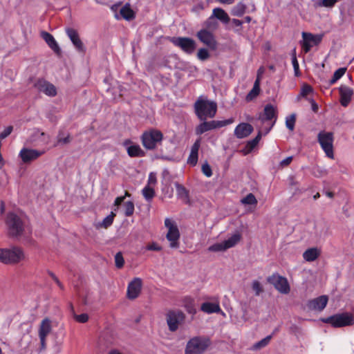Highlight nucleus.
Segmentation results:
<instances>
[{
  "instance_id": "30",
  "label": "nucleus",
  "mask_w": 354,
  "mask_h": 354,
  "mask_svg": "<svg viewBox=\"0 0 354 354\" xmlns=\"http://www.w3.org/2000/svg\"><path fill=\"white\" fill-rule=\"evenodd\" d=\"M52 330L51 321L48 318L44 319L39 326V337H47Z\"/></svg>"
},
{
  "instance_id": "13",
  "label": "nucleus",
  "mask_w": 354,
  "mask_h": 354,
  "mask_svg": "<svg viewBox=\"0 0 354 354\" xmlns=\"http://www.w3.org/2000/svg\"><path fill=\"white\" fill-rule=\"evenodd\" d=\"M198 40L212 50L217 48V41L213 32L202 28L196 33Z\"/></svg>"
},
{
  "instance_id": "48",
  "label": "nucleus",
  "mask_w": 354,
  "mask_h": 354,
  "mask_svg": "<svg viewBox=\"0 0 354 354\" xmlns=\"http://www.w3.org/2000/svg\"><path fill=\"white\" fill-rule=\"evenodd\" d=\"M115 263L118 268H122L124 264V260L122 254L119 252L115 255Z\"/></svg>"
},
{
  "instance_id": "37",
  "label": "nucleus",
  "mask_w": 354,
  "mask_h": 354,
  "mask_svg": "<svg viewBox=\"0 0 354 354\" xmlns=\"http://www.w3.org/2000/svg\"><path fill=\"white\" fill-rule=\"evenodd\" d=\"M122 17L126 20H131L135 18V14L133 11L130 8L129 3H126L120 11Z\"/></svg>"
},
{
  "instance_id": "12",
  "label": "nucleus",
  "mask_w": 354,
  "mask_h": 354,
  "mask_svg": "<svg viewBox=\"0 0 354 354\" xmlns=\"http://www.w3.org/2000/svg\"><path fill=\"white\" fill-rule=\"evenodd\" d=\"M267 281L273 285L274 287L282 294H288L290 290L287 279L279 274H273L268 277L267 278Z\"/></svg>"
},
{
  "instance_id": "25",
  "label": "nucleus",
  "mask_w": 354,
  "mask_h": 354,
  "mask_svg": "<svg viewBox=\"0 0 354 354\" xmlns=\"http://www.w3.org/2000/svg\"><path fill=\"white\" fill-rule=\"evenodd\" d=\"M41 37L46 42V44L48 45V46L57 54H59L61 52L60 48L57 44V42L55 41L53 36L47 32H41Z\"/></svg>"
},
{
  "instance_id": "5",
  "label": "nucleus",
  "mask_w": 354,
  "mask_h": 354,
  "mask_svg": "<svg viewBox=\"0 0 354 354\" xmlns=\"http://www.w3.org/2000/svg\"><path fill=\"white\" fill-rule=\"evenodd\" d=\"M163 140L162 133L156 129H150L143 132L141 141L143 147L148 150H153L160 145Z\"/></svg>"
},
{
  "instance_id": "2",
  "label": "nucleus",
  "mask_w": 354,
  "mask_h": 354,
  "mask_svg": "<svg viewBox=\"0 0 354 354\" xmlns=\"http://www.w3.org/2000/svg\"><path fill=\"white\" fill-rule=\"evenodd\" d=\"M24 250L19 246L0 248V262L6 265H15L25 260Z\"/></svg>"
},
{
  "instance_id": "51",
  "label": "nucleus",
  "mask_w": 354,
  "mask_h": 354,
  "mask_svg": "<svg viewBox=\"0 0 354 354\" xmlns=\"http://www.w3.org/2000/svg\"><path fill=\"white\" fill-rule=\"evenodd\" d=\"M260 89H258L257 88L253 87L252 90L248 93V94L246 95V100L247 101H251L254 98H255L259 93Z\"/></svg>"
},
{
  "instance_id": "23",
  "label": "nucleus",
  "mask_w": 354,
  "mask_h": 354,
  "mask_svg": "<svg viewBox=\"0 0 354 354\" xmlns=\"http://www.w3.org/2000/svg\"><path fill=\"white\" fill-rule=\"evenodd\" d=\"M339 89L340 93L341 104L346 107L351 100V97L353 95V90L351 88L344 85H342Z\"/></svg>"
},
{
  "instance_id": "57",
  "label": "nucleus",
  "mask_w": 354,
  "mask_h": 354,
  "mask_svg": "<svg viewBox=\"0 0 354 354\" xmlns=\"http://www.w3.org/2000/svg\"><path fill=\"white\" fill-rule=\"evenodd\" d=\"M112 223H95L94 227L96 230H100L101 228L106 229L108 228Z\"/></svg>"
},
{
  "instance_id": "1",
  "label": "nucleus",
  "mask_w": 354,
  "mask_h": 354,
  "mask_svg": "<svg viewBox=\"0 0 354 354\" xmlns=\"http://www.w3.org/2000/svg\"><path fill=\"white\" fill-rule=\"evenodd\" d=\"M195 113L200 120L213 118L217 111V104L209 100L207 97L201 96L194 103Z\"/></svg>"
},
{
  "instance_id": "24",
  "label": "nucleus",
  "mask_w": 354,
  "mask_h": 354,
  "mask_svg": "<svg viewBox=\"0 0 354 354\" xmlns=\"http://www.w3.org/2000/svg\"><path fill=\"white\" fill-rule=\"evenodd\" d=\"M126 196H130V194L128 192H125L124 196H118L115 199L114 203H113V209L109 214L106 216L102 221H113L114 219V217L116 216V214L118 213L119 206L121 205V203L124 201V198Z\"/></svg>"
},
{
  "instance_id": "29",
  "label": "nucleus",
  "mask_w": 354,
  "mask_h": 354,
  "mask_svg": "<svg viewBox=\"0 0 354 354\" xmlns=\"http://www.w3.org/2000/svg\"><path fill=\"white\" fill-rule=\"evenodd\" d=\"M134 212V204L131 201H124L119 206L118 213L125 216H130Z\"/></svg>"
},
{
  "instance_id": "10",
  "label": "nucleus",
  "mask_w": 354,
  "mask_h": 354,
  "mask_svg": "<svg viewBox=\"0 0 354 354\" xmlns=\"http://www.w3.org/2000/svg\"><path fill=\"white\" fill-rule=\"evenodd\" d=\"M166 317L169 330L175 332L178 330L179 325L183 322L185 316L180 310H169Z\"/></svg>"
},
{
  "instance_id": "54",
  "label": "nucleus",
  "mask_w": 354,
  "mask_h": 354,
  "mask_svg": "<svg viewBox=\"0 0 354 354\" xmlns=\"http://www.w3.org/2000/svg\"><path fill=\"white\" fill-rule=\"evenodd\" d=\"M12 127L9 126L6 127L1 133H0V140H3L8 137L12 131Z\"/></svg>"
},
{
  "instance_id": "14",
  "label": "nucleus",
  "mask_w": 354,
  "mask_h": 354,
  "mask_svg": "<svg viewBox=\"0 0 354 354\" xmlns=\"http://www.w3.org/2000/svg\"><path fill=\"white\" fill-rule=\"evenodd\" d=\"M168 229L166 237L170 242V247L176 248L179 246L180 232L175 223H165Z\"/></svg>"
},
{
  "instance_id": "6",
  "label": "nucleus",
  "mask_w": 354,
  "mask_h": 354,
  "mask_svg": "<svg viewBox=\"0 0 354 354\" xmlns=\"http://www.w3.org/2000/svg\"><path fill=\"white\" fill-rule=\"evenodd\" d=\"M209 345L210 341L208 338L194 337L187 342L185 354H202Z\"/></svg>"
},
{
  "instance_id": "40",
  "label": "nucleus",
  "mask_w": 354,
  "mask_h": 354,
  "mask_svg": "<svg viewBox=\"0 0 354 354\" xmlns=\"http://www.w3.org/2000/svg\"><path fill=\"white\" fill-rule=\"evenodd\" d=\"M37 140H39L41 142L47 143L49 140V136H46L45 133L41 132L39 129H36L32 133L31 141H36Z\"/></svg>"
},
{
  "instance_id": "22",
  "label": "nucleus",
  "mask_w": 354,
  "mask_h": 354,
  "mask_svg": "<svg viewBox=\"0 0 354 354\" xmlns=\"http://www.w3.org/2000/svg\"><path fill=\"white\" fill-rule=\"evenodd\" d=\"M253 127L248 123H241L234 129V135L238 138H244L252 133Z\"/></svg>"
},
{
  "instance_id": "60",
  "label": "nucleus",
  "mask_w": 354,
  "mask_h": 354,
  "mask_svg": "<svg viewBox=\"0 0 354 354\" xmlns=\"http://www.w3.org/2000/svg\"><path fill=\"white\" fill-rule=\"evenodd\" d=\"M292 160V156H288L280 162L281 167L288 166Z\"/></svg>"
},
{
  "instance_id": "4",
  "label": "nucleus",
  "mask_w": 354,
  "mask_h": 354,
  "mask_svg": "<svg viewBox=\"0 0 354 354\" xmlns=\"http://www.w3.org/2000/svg\"><path fill=\"white\" fill-rule=\"evenodd\" d=\"M321 321L323 323L330 324L333 328L351 326L354 324V315L351 313L345 312L322 318Z\"/></svg>"
},
{
  "instance_id": "46",
  "label": "nucleus",
  "mask_w": 354,
  "mask_h": 354,
  "mask_svg": "<svg viewBox=\"0 0 354 354\" xmlns=\"http://www.w3.org/2000/svg\"><path fill=\"white\" fill-rule=\"evenodd\" d=\"M252 288L255 293L256 296H259L261 293L264 292L263 287L261 283L257 280H254L252 283Z\"/></svg>"
},
{
  "instance_id": "55",
  "label": "nucleus",
  "mask_w": 354,
  "mask_h": 354,
  "mask_svg": "<svg viewBox=\"0 0 354 354\" xmlns=\"http://www.w3.org/2000/svg\"><path fill=\"white\" fill-rule=\"evenodd\" d=\"M312 87L309 85L305 84L302 86L301 90V95L305 97L312 92Z\"/></svg>"
},
{
  "instance_id": "45",
  "label": "nucleus",
  "mask_w": 354,
  "mask_h": 354,
  "mask_svg": "<svg viewBox=\"0 0 354 354\" xmlns=\"http://www.w3.org/2000/svg\"><path fill=\"white\" fill-rule=\"evenodd\" d=\"M262 131L263 130H260L257 134V136L252 140H250L247 143V147L250 149V150H252L257 145V144L259 143V140H261V135H262Z\"/></svg>"
},
{
  "instance_id": "8",
  "label": "nucleus",
  "mask_w": 354,
  "mask_h": 354,
  "mask_svg": "<svg viewBox=\"0 0 354 354\" xmlns=\"http://www.w3.org/2000/svg\"><path fill=\"white\" fill-rule=\"evenodd\" d=\"M203 122L199 124L195 129V133L196 135L200 136L205 132L216 129L230 124L234 122L233 118H230L225 120H211Z\"/></svg>"
},
{
  "instance_id": "7",
  "label": "nucleus",
  "mask_w": 354,
  "mask_h": 354,
  "mask_svg": "<svg viewBox=\"0 0 354 354\" xmlns=\"http://www.w3.org/2000/svg\"><path fill=\"white\" fill-rule=\"evenodd\" d=\"M317 141L326 156L330 159H333V133L321 131L317 135Z\"/></svg>"
},
{
  "instance_id": "15",
  "label": "nucleus",
  "mask_w": 354,
  "mask_h": 354,
  "mask_svg": "<svg viewBox=\"0 0 354 354\" xmlns=\"http://www.w3.org/2000/svg\"><path fill=\"white\" fill-rule=\"evenodd\" d=\"M303 41L301 43L302 48L305 53L310 51V48L314 46L319 44L322 39V35H313L308 32H302Z\"/></svg>"
},
{
  "instance_id": "38",
  "label": "nucleus",
  "mask_w": 354,
  "mask_h": 354,
  "mask_svg": "<svg viewBox=\"0 0 354 354\" xmlns=\"http://www.w3.org/2000/svg\"><path fill=\"white\" fill-rule=\"evenodd\" d=\"M246 6L242 1L235 5L231 10V14L235 17H242L246 10Z\"/></svg>"
},
{
  "instance_id": "32",
  "label": "nucleus",
  "mask_w": 354,
  "mask_h": 354,
  "mask_svg": "<svg viewBox=\"0 0 354 354\" xmlns=\"http://www.w3.org/2000/svg\"><path fill=\"white\" fill-rule=\"evenodd\" d=\"M201 310L206 313H219L221 311L218 304L205 302L202 304Z\"/></svg>"
},
{
  "instance_id": "34",
  "label": "nucleus",
  "mask_w": 354,
  "mask_h": 354,
  "mask_svg": "<svg viewBox=\"0 0 354 354\" xmlns=\"http://www.w3.org/2000/svg\"><path fill=\"white\" fill-rule=\"evenodd\" d=\"M26 218V215L23 212L17 209L8 213L7 221H25Z\"/></svg>"
},
{
  "instance_id": "27",
  "label": "nucleus",
  "mask_w": 354,
  "mask_h": 354,
  "mask_svg": "<svg viewBox=\"0 0 354 354\" xmlns=\"http://www.w3.org/2000/svg\"><path fill=\"white\" fill-rule=\"evenodd\" d=\"M212 15L218 21L221 23L227 24L230 21L228 14L221 8H215L212 10Z\"/></svg>"
},
{
  "instance_id": "28",
  "label": "nucleus",
  "mask_w": 354,
  "mask_h": 354,
  "mask_svg": "<svg viewBox=\"0 0 354 354\" xmlns=\"http://www.w3.org/2000/svg\"><path fill=\"white\" fill-rule=\"evenodd\" d=\"M321 254V250L318 248H310L303 253V258L308 262L315 261Z\"/></svg>"
},
{
  "instance_id": "52",
  "label": "nucleus",
  "mask_w": 354,
  "mask_h": 354,
  "mask_svg": "<svg viewBox=\"0 0 354 354\" xmlns=\"http://www.w3.org/2000/svg\"><path fill=\"white\" fill-rule=\"evenodd\" d=\"M202 171L207 177H211L212 176L211 167L207 162H205L202 165Z\"/></svg>"
},
{
  "instance_id": "56",
  "label": "nucleus",
  "mask_w": 354,
  "mask_h": 354,
  "mask_svg": "<svg viewBox=\"0 0 354 354\" xmlns=\"http://www.w3.org/2000/svg\"><path fill=\"white\" fill-rule=\"evenodd\" d=\"M156 183V174L153 173H150L148 178V183L147 185L151 186L153 187V186Z\"/></svg>"
},
{
  "instance_id": "39",
  "label": "nucleus",
  "mask_w": 354,
  "mask_h": 354,
  "mask_svg": "<svg viewBox=\"0 0 354 354\" xmlns=\"http://www.w3.org/2000/svg\"><path fill=\"white\" fill-rule=\"evenodd\" d=\"M272 338V335L266 336L265 338L255 343L252 346V349L254 351H257L266 347L267 345H268Z\"/></svg>"
},
{
  "instance_id": "63",
  "label": "nucleus",
  "mask_w": 354,
  "mask_h": 354,
  "mask_svg": "<svg viewBox=\"0 0 354 354\" xmlns=\"http://www.w3.org/2000/svg\"><path fill=\"white\" fill-rule=\"evenodd\" d=\"M48 274L50 276V277L53 279V281L55 283H57L59 281V279L55 276V274L53 272L48 270Z\"/></svg>"
},
{
  "instance_id": "18",
  "label": "nucleus",
  "mask_w": 354,
  "mask_h": 354,
  "mask_svg": "<svg viewBox=\"0 0 354 354\" xmlns=\"http://www.w3.org/2000/svg\"><path fill=\"white\" fill-rule=\"evenodd\" d=\"M44 153V151L24 147L19 152V157L24 163H28L37 159Z\"/></svg>"
},
{
  "instance_id": "16",
  "label": "nucleus",
  "mask_w": 354,
  "mask_h": 354,
  "mask_svg": "<svg viewBox=\"0 0 354 354\" xmlns=\"http://www.w3.org/2000/svg\"><path fill=\"white\" fill-rule=\"evenodd\" d=\"M66 33L77 51L84 53L86 52V47L82 41L77 31L74 28H66Z\"/></svg>"
},
{
  "instance_id": "31",
  "label": "nucleus",
  "mask_w": 354,
  "mask_h": 354,
  "mask_svg": "<svg viewBox=\"0 0 354 354\" xmlns=\"http://www.w3.org/2000/svg\"><path fill=\"white\" fill-rule=\"evenodd\" d=\"M175 187L176 189V194L178 198H180L183 203H189V192L182 185L176 183Z\"/></svg>"
},
{
  "instance_id": "21",
  "label": "nucleus",
  "mask_w": 354,
  "mask_h": 354,
  "mask_svg": "<svg viewBox=\"0 0 354 354\" xmlns=\"http://www.w3.org/2000/svg\"><path fill=\"white\" fill-rule=\"evenodd\" d=\"M130 140L124 141V146L126 147L127 153L130 157H143L145 152L138 145H131Z\"/></svg>"
},
{
  "instance_id": "43",
  "label": "nucleus",
  "mask_w": 354,
  "mask_h": 354,
  "mask_svg": "<svg viewBox=\"0 0 354 354\" xmlns=\"http://www.w3.org/2000/svg\"><path fill=\"white\" fill-rule=\"evenodd\" d=\"M346 68H339L336 70L333 74L332 79L330 80L329 83L330 85L335 84L338 80H339L346 73Z\"/></svg>"
},
{
  "instance_id": "35",
  "label": "nucleus",
  "mask_w": 354,
  "mask_h": 354,
  "mask_svg": "<svg viewBox=\"0 0 354 354\" xmlns=\"http://www.w3.org/2000/svg\"><path fill=\"white\" fill-rule=\"evenodd\" d=\"M204 29H207L211 32L217 30L219 24L218 21L211 15L203 23Z\"/></svg>"
},
{
  "instance_id": "61",
  "label": "nucleus",
  "mask_w": 354,
  "mask_h": 354,
  "mask_svg": "<svg viewBox=\"0 0 354 354\" xmlns=\"http://www.w3.org/2000/svg\"><path fill=\"white\" fill-rule=\"evenodd\" d=\"M232 23L236 26L241 27L243 22L239 19H233Z\"/></svg>"
},
{
  "instance_id": "49",
  "label": "nucleus",
  "mask_w": 354,
  "mask_h": 354,
  "mask_svg": "<svg viewBox=\"0 0 354 354\" xmlns=\"http://www.w3.org/2000/svg\"><path fill=\"white\" fill-rule=\"evenodd\" d=\"M241 203L246 205H254L257 203V199L252 194H249L241 200Z\"/></svg>"
},
{
  "instance_id": "62",
  "label": "nucleus",
  "mask_w": 354,
  "mask_h": 354,
  "mask_svg": "<svg viewBox=\"0 0 354 354\" xmlns=\"http://www.w3.org/2000/svg\"><path fill=\"white\" fill-rule=\"evenodd\" d=\"M46 337H39L41 349L46 348Z\"/></svg>"
},
{
  "instance_id": "9",
  "label": "nucleus",
  "mask_w": 354,
  "mask_h": 354,
  "mask_svg": "<svg viewBox=\"0 0 354 354\" xmlns=\"http://www.w3.org/2000/svg\"><path fill=\"white\" fill-rule=\"evenodd\" d=\"M170 41L176 47L180 48L187 54H192L196 48V41L189 37H174L170 39Z\"/></svg>"
},
{
  "instance_id": "53",
  "label": "nucleus",
  "mask_w": 354,
  "mask_h": 354,
  "mask_svg": "<svg viewBox=\"0 0 354 354\" xmlns=\"http://www.w3.org/2000/svg\"><path fill=\"white\" fill-rule=\"evenodd\" d=\"M289 333H290L291 334H294L295 335H298V334H301V329L299 326H298L296 324H292L290 327H289Z\"/></svg>"
},
{
  "instance_id": "36",
  "label": "nucleus",
  "mask_w": 354,
  "mask_h": 354,
  "mask_svg": "<svg viewBox=\"0 0 354 354\" xmlns=\"http://www.w3.org/2000/svg\"><path fill=\"white\" fill-rule=\"evenodd\" d=\"M71 141L70 134L64 131H59L57 136V143L55 146L64 145L70 143Z\"/></svg>"
},
{
  "instance_id": "64",
  "label": "nucleus",
  "mask_w": 354,
  "mask_h": 354,
  "mask_svg": "<svg viewBox=\"0 0 354 354\" xmlns=\"http://www.w3.org/2000/svg\"><path fill=\"white\" fill-rule=\"evenodd\" d=\"M253 87L260 89V77L257 75V77L254 83Z\"/></svg>"
},
{
  "instance_id": "3",
  "label": "nucleus",
  "mask_w": 354,
  "mask_h": 354,
  "mask_svg": "<svg viewBox=\"0 0 354 354\" xmlns=\"http://www.w3.org/2000/svg\"><path fill=\"white\" fill-rule=\"evenodd\" d=\"M8 235L15 240L28 241L32 234V228L26 223H6Z\"/></svg>"
},
{
  "instance_id": "20",
  "label": "nucleus",
  "mask_w": 354,
  "mask_h": 354,
  "mask_svg": "<svg viewBox=\"0 0 354 354\" xmlns=\"http://www.w3.org/2000/svg\"><path fill=\"white\" fill-rule=\"evenodd\" d=\"M328 297L326 295H322L308 301L307 306L309 310L322 311L326 306Z\"/></svg>"
},
{
  "instance_id": "42",
  "label": "nucleus",
  "mask_w": 354,
  "mask_h": 354,
  "mask_svg": "<svg viewBox=\"0 0 354 354\" xmlns=\"http://www.w3.org/2000/svg\"><path fill=\"white\" fill-rule=\"evenodd\" d=\"M296 122V114L292 113L286 118V126L290 131H292L295 129Z\"/></svg>"
},
{
  "instance_id": "59",
  "label": "nucleus",
  "mask_w": 354,
  "mask_h": 354,
  "mask_svg": "<svg viewBox=\"0 0 354 354\" xmlns=\"http://www.w3.org/2000/svg\"><path fill=\"white\" fill-rule=\"evenodd\" d=\"M147 250H152V251H160L161 250V247L159 246L157 243H152L151 244H149L147 246Z\"/></svg>"
},
{
  "instance_id": "44",
  "label": "nucleus",
  "mask_w": 354,
  "mask_h": 354,
  "mask_svg": "<svg viewBox=\"0 0 354 354\" xmlns=\"http://www.w3.org/2000/svg\"><path fill=\"white\" fill-rule=\"evenodd\" d=\"M227 250L224 241L221 243H217L209 246L208 250L210 252H223Z\"/></svg>"
},
{
  "instance_id": "41",
  "label": "nucleus",
  "mask_w": 354,
  "mask_h": 354,
  "mask_svg": "<svg viewBox=\"0 0 354 354\" xmlns=\"http://www.w3.org/2000/svg\"><path fill=\"white\" fill-rule=\"evenodd\" d=\"M142 195L147 201H151L155 196V192L153 187L146 185L142 190Z\"/></svg>"
},
{
  "instance_id": "11",
  "label": "nucleus",
  "mask_w": 354,
  "mask_h": 354,
  "mask_svg": "<svg viewBox=\"0 0 354 354\" xmlns=\"http://www.w3.org/2000/svg\"><path fill=\"white\" fill-rule=\"evenodd\" d=\"M259 120L264 124L267 121H272L271 124L264 130V134H267L271 130L277 120V110L272 104H267L264 107L263 113H261Z\"/></svg>"
},
{
  "instance_id": "17",
  "label": "nucleus",
  "mask_w": 354,
  "mask_h": 354,
  "mask_svg": "<svg viewBox=\"0 0 354 354\" xmlns=\"http://www.w3.org/2000/svg\"><path fill=\"white\" fill-rule=\"evenodd\" d=\"M142 281L140 278H134L128 285L127 297L129 299H136L142 289Z\"/></svg>"
},
{
  "instance_id": "47",
  "label": "nucleus",
  "mask_w": 354,
  "mask_h": 354,
  "mask_svg": "<svg viewBox=\"0 0 354 354\" xmlns=\"http://www.w3.org/2000/svg\"><path fill=\"white\" fill-rule=\"evenodd\" d=\"M209 51L204 48H200L197 53V58L201 61H205L209 57Z\"/></svg>"
},
{
  "instance_id": "50",
  "label": "nucleus",
  "mask_w": 354,
  "mask_h": 354,
  "mask_svg": "<svg viewBox=\"0 0 354 354\" xmlns=\"http://www.w3.org/2000/svg\"><path fill=\"white\" fill-rule=\"evenodd\" d=\"M73 317L79 323H86L88 320V315L86 313H82L81 315H77L75 312H73Z\"/></svg>"
},
{
  "instance_id": "26",
  "label": "nucleus",
  "mask_w": 354,
  "mask_h": 354,
  "mask_svg": "<svg viewBox=\"0 0 354 354\" xmlns=\"http://www.w3.org/2000/svg\"><path fill=\"white\" fill-rule=\"evenodd\" d=\"M201 145V140H197L192 146L189 156L187 158V163L192 166H195L198 162V150Z\"/></svg>"
},
{
  "instance_id": "19",
  "label": "nucleus",
  "mask_w": 354,
  "mask_h": 354,
  "mask_svg": "<svg viewBox=\"0 0 354 354\" xmlns=\"http://www.w3.org/2000/svg\"><path fill=\"white\" fill-rule=\"evenodd\" d=\"M35 87L39 91L48 96L53 97L57 94V90L55 86L44 80H38L35 84Z\"/></svg>"
},
{
  "instance_id": "33",
  "label": "nucleus",
  "mask_w": 354,
  "mask_h": 354,
  "mask_svg": "<svg viewBox=\"0 0 354 354\" xmlns=\"http://www.w3.org/2000/svg\"><path fill=\"white\" fill-rule=\"evenodd\" d=\"M241 234L239 231H236L224 242L227 249L234 247L241 239Z\"/></svg>"
},
{
  "instance_id": "58",
  "label": "nucleus",
  "mask_w": 354,
  "mask_h": 354,
  "mask_svg": "<svg viewBox=\"0 0 354 354\" xmlns=\"http://www.w3.org/2000/svg\"><path fill=\"white\" fill-rule=\"evenodd\" d=\"M292 66H293L295 74L297 75V72L299 71V63L297 62V57H296V55H295V53H294V55H292Z\"/></svg>"
}]
</instances>
